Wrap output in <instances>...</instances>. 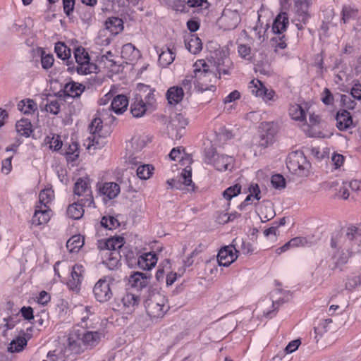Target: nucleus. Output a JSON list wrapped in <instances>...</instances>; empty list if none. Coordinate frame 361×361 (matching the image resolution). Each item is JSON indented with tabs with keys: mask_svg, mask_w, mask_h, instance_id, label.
<instances>
[{
	"mask_svg": "<svg viewBox=\"0 0 361 361\" xmlns=\"http://www.w3.org/2000/svg\"><path fill=\"white\" fill-rule=\"evenodd\" d=\"M213 67L211 61L204 59H198L193 64L194 85L198 91L202 92L216 89L215 84L219 77Z\"/></svg>",
	"mask_w": 361,
	"mask_h": 361,
	"instance_id": "obj_1",
	"label": "nucleus"
},
{
	"mask_svg": "<svg viewBox=\"0 0 361 361\" xmlns=\"http://www.w3.org/2000/svg\"><path fill=\"white\" fill-rule=\"evenodd\" d=\"M94 307L92 306H83L80 305L78 307V312L80 314V319L82 323H84L86 326L87 324L86 322L89 319L90 316L94 314Z\"/></svg>",
	"mask_w": 361,
	"mask_h": 361,
	"instance_id": "obj_46",
	"label": "nucleus"
},
{
	"mask_svg": "<svg viewBox=\"0 0 361 361\" xmlns=\"http://www.w3.org/2000/svg\"><path fill=\"white\" fill-rule=\"evenodd\" d=\"M185 44L187 49L193 54H197L202 49L201 39L195 35H191L188 39H185Z\"/></svg>",
	"mask_w": 361,
	"mask_h": 361,
	"instance_id": "obj_38",
	"label": "nucleus"
},
{
	"mask_svg": "<svg viewBox=\"0 0 361 361\" xmlns=\"http://www.w3.org/2000/svg\"><path fill=\"white\" fill-rule=\"evenodd\" d=\"M86 206L84 205L83 202H79L78 199L76 202L71 204L66 210V213L68 217L73 219H80L82 217ZM87 208H88L87 207Z\"/></svg>",
	"mask_w": 361,
	"mask_h": 361,
	"instance_id": "obj_34",
	"label": "nucleus"
},
{
	"mask_svg": "<svg viewBox=\"0 0 361 361\" xmlns=\"http://www.w3.org/2000/svg\"><path fill=\"white\" fill-rule=\"evenodd\" d=\"M259 140L258 146L266 149L274 144L278 133V126L274 122H262L259 127Z\"/></svg>",
	"mask_w": 361,
	"mask_h": 361,
	"instance_id": "obj_7",
	"label": "nucleus"
},
{
	"mask_svg": "<svg viewBox=\"0 0 361 361\" xmlns=\"http://www.w3.org/2000/svg\"><path fill=\"white\" fill-rule=\"evenodd\" d=\"M248 191L255 200L259 201L261 199V191L258 184L252 183L248 188Z\"/></svg>",
	"mask_w": 361,
	"mask_h": 361,
	"instance_id": "obj_63",
	"label": "nucleus"
},
{
	"mask_svg": "<svg viewBox=\"0 0 361 361\" xmlns=\"http://www.w3.org/2000/svg\"><path fill=\"white\" fill-rule=\"evenodd\" d=\"M61 102L62 100L58 98L48 99L45 105L46 111L53 115L58 114L61 110Z\"/></svg>",
	"mask_w": 361,
	"mask_h": 361,
	"instance_id": "obj_44",
	"label": "nucleus"
},
{
	"mask_svg": "<svg viewBox=\"0 0 361 361\" xmlns=\"http://www.w3.org/2000/svg\"><path fill=\"white\" fill-rule=\"evenodd\" d=\"M289 25V18L286 12L279 13L275 18L272 24V31L274 34H283Z\"/></svg>",
	"mask_w": 361,
	"mask_h": 361,
	"instance_id": "obj_24",
	"label": "nucleus"
},
{
	"mask_svg": "<svg viewBox=\"0 0 361 361\" xmlns=\"http://www.w3.org/2000/svg\"><path fill=\"white\" fill-rule=\"evenodd\" d=\"M120 186L114 182H106L99 187V192L104 196V200H113L120 193Z\"/></svg>",
	"mask_w": 361,
	"mask_h": 361,
	"instance_id": "obj_25",
	"label": "nucleus"
},
{
	"mask_svg": "<svg viewBox=\"0 0 361 361\" xmlns=\"http://www.w3.org/2000/svg\"><path fill=\"white\" fill-rule=\"evenodd\" d=\"M129 101L128 97L123 94L116 95L111 101V107L116 114H121L127 109Z\"/></svg>",
	"mask_w": 361,
	"mask_h": 361,
	"instance_id": "obj_31",
	"label": "nucleus"
},
{
	"mask_svg": "<svg viewBox=\"0 0 361 361\" xmlns=\"http://www.w3.org/2000/svg\"><path fill=\"white\" fill-rule=\"evenodd\" d=\"M84 236L78 234L73 235L66 243L67 249L70 252H78L84 245Z\"/></svg>",
	"mask_w": 361,
	"mask_h": 361,
	"instance_id": "obj_39",
	"label": "nucleus"
},
{
	"mask_svg": "<svg viewBox=\"0 0 361 361\" xmlns=\"http://www.w3.org/2000/svg\"><path fill=\"white\" fill-rule=\"evenodd\" d=\"M205 162L212 164L219 171H231L233 168L235 159L233 157L219 154L214 152H208L205 157Z\"/></svg>",
	"mask_w": 361,
	"mask_h": 361,
	"instance_id": "obj_10",
	"label": "nucleus"
},
{
	"mask_svg": "<svg viewBox=\"0 0 361 361\" xmlns=\"http://www.w3.org/2000/svg\"><path fill=\"white\" fill-rule=\"evenodd\" d=\"M288 113L292 119L303 122L306 121V114L304 109L298 104L290 105Z\"/></svg>",
	"mask_w": 361,
	"mask_h": 361,
	"instance_id": "obj_40",
	"label": "nucleus"
},
{
	"mask_svg": "<svg viewBox=\"0 0 361 361\" xmlns=\"http://www.w3.org/2000/svg\"><path fill=\"white\" fill-rule=\"evenodd\" d=\"M331 247L334 250L333 259L338 265L346 264L354 254L353 247L350 241L345 240L338 235H332L331 238Z\"/></svg>",
	"mask_w": 361,
	"mask_h": 361,
	"instance_id": "obj_4",
	"label": "nucleus"
},
{
	"mask_svg": "<svg viewBox=\"0 0 361 361\" xmlns=\"http://www.w3.org/2000/svg\"><path fill=\"white\" fill-rule=\"evenodd\" d=\"M118 221L113 216H104L101 220V225L105 228L111 230L118 226Z\"/></svg>",
	"mask_w": 361,
	"mask_h": 361,
	"instance_id": "obj_53",
	"label": "nucleus"
},
{
	"mask_svg": "<svg viewBox=\"0 0 361 361\" xmlns=\"http://www.w3.org/2000/svg\"><path fill=\"white\" fill-rule=\"evenodd\" d=\"M321 99L322 102L326 105H331L334 102V96L328 88L324 89Z\"/></svg>",
	"mask_w": 361,
	"mask_h": 361,
	"instance_id": "obj_61",
	"label": "nucleus"
},
{
	"mask_svg": "<svg viewBox=\"0 0 361 361\" xmlns=\"http://www.w3.org/2000/svg\"><path fill=\"white\" fill-rule=\"evenodd\" d=\"M181 177L183 179V183L187 186H192V190L195 189V184L192 180V167L187 166L181 172Z\"/></svg>",
	"mask_w": 361,
	"mask_h": 361,
	"instance_id": "obj_50",
	"label": "nucleus"
},
{
	"mask_svg": "<svg viewBox=\"0 0 361 361\" xmlns=\"http://www.w3.org/2000/svg\"><path fill=\"white\" fill-rule=\"evenodd\" d=\"M358 10L350 5H345L342 8V20L344 23L355 19L357 16Z\"/></svg>",
	"mask_w": 361,
	"mask_h": 361,
	"instance_id": "obj_43",
	"label": "nucleus"
},
{
	"mask_svg": "<svg viewBox=\"0 0 361 361\" xmlns=\"http://www.w3.org/2000/svg\"><path fill=\"white\" fill-rule=\"evenodd\" d=\"M184 90L182 87L174 85L170 87L166 92V99L170 106H176L184 98Z\"/></svg>",
	"mask_w": 361,
	"mask_h": 361,
	"instance_id": "obj_23",
	"label": "nucleus"
},
{
	"mask_svg": "<svg viewBox=\"0 0 361 361\" xmlns=\"http://www.w3.org/2000/svg\"><path fill=\"white\" fill-rule=\"evenodd\" d=\"M336 127L341 131L353 127V118L349 111L343 109L338 111L336 116Z\"/></svg>",
	"mask_w": 361,
	"mask_h": 361,
	"instance_id": "obj_26",
	"label": "nucleus"
},
{
	"mask_svg": "<svg viewBox=\"0 0 361 361\" xmlns=\"http://www.w3.org/2000/svg\"><path fill=\"white\" fill-rule=\"evenodd\" d=\"M273 41L275 42V48L276 49H283L287 47L286 44V35L283 34L279 35L278 37H275L272 39Z\"/></svg>",
	"mask_w": 361,
	"mask_h": 361,
	"instance_id": "obj_62",
	"label": "nucleus"
},
{
	"mask_svg": "<svg viewBox=\"0 0 361 361\" xmlns=\"http://www.w3.org/2000/svg\"><path fill=\"white\" fill-rule=\"evenodd\" d=\"M111 282L109 279H100L93 288V294L95 300L100 303L108 302L113 297L111 288Z\"/></svg>",
	"mask_w": 361,
	"mask_h": 361,
	"instance_id": "obj_12",
	"label": "nucleus"
},
{
	"mask_svg": "<svg viewBox=\"0 0 361 361\" xmlns=\"http://www.w3.org/2000/svg\"><path fill=\"white\" fill-rule=\"evenodd\" d=\"M215 63L218 77L220 78L221 75H231V71L233 69V63L228 56H226L225 53H224V57L219 59Z\"/></svg>",
	"mask_w": 361,
	"mask_h": 361,
	"instance_id": "obj_27",
	"label": "nucleus"
},
{
	"mask_svg": "<svg viewBox=\"0 0 361 361\" xmlns=\"http://www.w3.org/2000/svg\"><path fill=\"white\" fill-rule=\"evenodd\" d=\"M154 111L150 108H148L142 100H140L135 97L130 104V112L133 117L141 118L147 113Z\"/></svg>",
	"mask_w": 361,
	"mask_h": 361,
	"instance_id": "obj_29",
	"label": "nucleus"
},
{
	"mask_svg": "<svg viewBox=\"0 0 361 361\" xmlns=\"http://www.w3.org/2000/svg\"><path fill=\"white\" fill-rule=\"evenodd\" d=\"M102 334L99 331H87L82 334V344L86 348L97 345L101 340Z\"/></svg>",
	"mask_w": 361,
	"mask_h": 361,
	"instance_id": "obj_33",
	"label": "nucleus"
},
{
	"mask_svg": "<svg viewBox=\"0 0 361 361\" xmlns=\"http://www.w3.org/2000/svg\"><path fill=\"white\" fill-rule=\"evenodd\" d=\"M51 215V208L47 206L35 205V212L30 221L31 226L43 228L49 221Z\"/></svg>",
	"mask_w": 361,
	"mask_h": 361,
	"instance_id": "obj_15",
	"label": "nucleus"
},
{
	"mask_svg": "<svg viewBox=\"0 0 361 361\" xmlns=\"http://www.w3.org/2000/svg\"><path fill=\"white\" fill-rule=\"evenodd\" d=\"M102 124L103 122L100 118H94L90 124V135L87 138L89 141L88 148L91 146H94L95 147L100 146V139L102 138L100 131L103 127Z\"/></svg>",
	"mask_w": 361,
	"mask_h": 361,
	"instance_id": "obj_18",
	"label": "nucleus"
},
{
	"mask_svg": "<svg viewBox=\"0 0 361 361\" xmlns=\"http://www.w3.org/2000/svg\"><path fill=\"white\" fill-rule=\"evenodd\" d=\"M82 334L78 329H72L67 336V343L65 347V353L78 355L84 351L82 339Z\"/></svg>",
	"mask_w": 361,
	"mask_h": 361,
	"instance_id": "obj_13",
	"label": "nucleus"
},
{
	"mask_svg": "<svg viewBox=\"0 0 361 361\" xmlns=\"http://www.w3.org/2000/svg\"><path fill=\"white\" fill-rule=\"evenodd\" d=\"M124 244V238L114 236L107 239L97 240V248L102 252L103 262L113 269L119 263L120 253L118 250Z\"/></svg>",
	"mask_w": 361,
	"mask_h": 361,
	"instance_id": "obj_2",
	"label": "nucleus"
},
{
	"mask_svg": "<svg viewBox=\"0 0 361 361\" xmlns=\"http://www.w3.org/2000/svg\"><path fill=\"white\" fill-rule=\"evenodd\" d=\"M250 92L257 97L268 103L274 102L277 99V96L274 90L267 88L259 80L252 79L248 84Z\"/></svg>",
	"mask_w": 361,
	"mask_h": 361,
	"instance_id": "obj_9",
	"label": "nucleus"
},
{
	"mask_svg": "<svg viewBox=\"0 0 361 361\" xmlns=\"http://www.w3.org/2000/svg\"><path fill=\"white\" fill-rule=\"evenodd\" d=\"M155 92V88L152 87L150 85L138 83L135 97L140 100H142L148 108L154 111L157 106Z\"/></svg>",
	"mask_w": 361,
	"mask_h": 361,
	"instance_id": "obj_11",
	"label": "nucleus"
},
{
	"mask_svg": "<svg viewBox=\"0 0 361 361\" xmlns=\"http://www.w3.org/2000/svg\"><path fill=\"white\" fill-rule=\"evenodd\" d=\"M288 245L290 248H295L300 247H305L309 245V241L307 240L306 237H295L291 238L288 242Z\"/></svg>",
	"mask_w": 361,
	"mask_h": 361,
	"instance_id": "obj_51",
	"label": "nucleus"
},
{
	"mask_svg": "<svg viewBox=\"0 0 361 361\" xmlns=\"http://www.w3.org/2000/svg\"><path fill=\"white\" fill-rule=\"evenodd\" d=\"M157 261L158 257L155 252H145L138 257L137 266L144 271H149L155 267Z\"/></svg>",
	"mask_w": 361,
	"mask_h": 361,
	"instance_id": "obj_22",
	"label": "nucleus"
},
{
	"mask_svg": "<svg viewBox=\"0 0 361 361\" xmlns=\"http://www.w3.org/2000/svg\"><path fill=\"white\" fill-rule=\"evenodd\" d=\"M84 271V267L81 264H75L73 267L71 276L67 281V286L71 290L75 291L80 290Z\"/></svg>",
	"mask_w": 361,
	"mask_h": 361,
	"instance_id": "obj_20",
	"label": "nucleus"
},
{
	"mask_svg": "<svg viewBox=\"0 0 361 361\" xmlns=\"http://www.w3.org/2000/svg\"><path fill=\"white\" fill-rule=\"evenodd\" d=\"M271 182L272 185L276 188H282L286 185L283 176L280 174H275L271 176Z\"/></svg>",
	"mask_w": 361,
	"mask_h": 361,
	"instance_id": "obj_59",
	"label": "nucleus"
},
{
	"mask_svg": "<svg viewBox=\"0 0 361 361\" xmlns=\"http://www.w3.org/2000/svg\"><path fill=\"white\" fill-rule=\"evenodd\" d=\"M54 199V191L51 188H44L39 194V202L37 206H47L50 208V205Z\"/></svg>",
	"mask_w": 361,
	"mask_h": 361,
	"instance_id": "obj_37",
	"label": "nucleus"
},
{
	"mask_svg": "<svg viewBox=\"0 0 361 361\" xmlns=\"http://www.w3.org/2000/svg\"><path fill=\"white\" fill-rule=\"evenodd\" d=\"M149 140L146 135H136L132 138V144L136 150L142 149Z\"/></svg>",
	"mask_w": 361,
	"mask_h": 361,
	"instance_id": "obj_52",
	"label": "nucleus"
},
{
	"mask_svg": "<svg viewBox=\"0 0 361 361\" xmlns=\"http://www.w3.org/2000/svg\"><path fill=\"white\" fill-rule=\"evenodd\" d=\"M149 281L150 276L142 272L134 271L128 277V285L139 291L148 287Z\"/></svg>",
	"mask_w": 361,
	"mask_h": 361,
	"instance_id": "obj_21",
	"label": "nucleus"
},
{
	"mask_svg": "<svg viewBox=\"0 0 361 361\" xmlns=\"http://www.w3.org/2000/svg\"><path fill=\"white\" fill-rule=\"evenodd\" d=\"M37 111V104L32 99L24 101V115L32 114Z\"/></svg>",
	"mask_w": 361,
	"mask_h": 361,
	"instance_id": "obj_57",
	"label": "nucleus"
},
{
	"mask_svg": "<svg viewBox=\"0 0 361 361\" xmlns=\"http://www.w3.org/2000/svg\"><path fill=\"white\" fill-rule=\"evenodd\" d=\"M146 312L151 319L162 318L169 310L167 300L159 292L152 290L145 301Z\"/></svg>",
	"mask_w": 361,
	"mask_h": 361,
	"instance_id": "obj_3",
	"label": "nucleus"
},
{
	"mask_svg": "<svg viewBox=\"0 0 361 361\" xmlns=\"http://www.w3.org/2000/svg\"><path fill=\"white\" fill-rule=\"evenodd\" d=\"M222 21L225 23L227 29H233L236 27L240 22V16L237 11H228L221 17Z\"/></svg>",
	"mask_w": 361,
	"mask_h": 361,
	"instance_id": "obj_35",
	"label": "nucleus"
},
{
	"mask_svg": "<svg viewBox=\"0 0 361 361\" xmlns=\"http://www.w3.org/2000/svg\"><path fill=\"white\" fill-rule=\"evenodd\" d=\"M85 88L82 84L71 81L64 85L63 92L65 96L75 98L81 95Z\"/></svg>",
	"mask_w": 361,
	"mask_h": 361,
	"instance_id": "obj_30",
	"label": "nucleus"
},
{
	"mask_svg": "<svg viewBox=\"0 0 361 361\" xmlns=\"http://www.w3.org/2000/svg\"><path fill=\"white\" fill-rule=\"evenodd\" d=\"M312 4V0H298L295 2L297 28L300 30L304 29V25L307 23L310 18L309 7Z\"/></svg>",
	"mask_w": 361,
	"mask_h": 361,
	"instance_id": "obj_16",
	"label": "nucleus"
},
{
	"mask_svg": "<svg viewBox=\"0 0 361 361\" xmlns=\"http://www.w3.org/2000/svg\"><path fill=\"white\" fill-rule=\"evenodd\" d=\"M121 54V57L128 63H133L141 56L139 49H136L131 43L124 44L122 47Z\"/></svg>",
	"mask_w": 361,
	"mask_h": 361,
	"instance_id": "obj_28",
	"label": "nucleus"
},
{
	"mask_svg": "<svg viewBox=\"0 0 361 361\" xmlns=\"http://www.w3.org/2000/svg\"><path fill=\"white\" fill-rule=\"evenodd\" d=\"M63 8L65 14L70 17L74 11L75 0H62Z\"/></svg>",
	"mask_w": 361,
	"mask_h": 361,
	"instance_id": "obj_58",
	"label": "nucleus"
},
{
	"mask_svg": "<svg viewBox=\"0 0 361 361\" xmlns=\"http://www.w3.org/2000/svg\"><path fill=\"white\" fill-rule=\"evenodd\" d=\"M238 52L239 55L247 61H251L252 56L251 55V49L245 44H239L238 47Z\"/></svg>",
	"mask_w": 361,
	"mask_h": 361,
	"instance_id": "obj_55",
	"label": "nucleus"
},
{
	"mask_svg": "<svg viewBox=\"0 0 361 361\" xmlns=\"http://www.w3.org/2000/svg\"><path fill=\"white\" fill-rule=\"evenodd\" d=\"M74 57L77 63L76 71L80 75H87L95 72L97 66L91 62L89 53L87 50L80 46L75 48Z\"/></svg>",
	"mask_w": 361,
	"mask_h": 361,
	"instance_id": "obj_6",
	"label": "nucleus"
},
{
	"mask_svg": "<svg viewBox=\"0 0 361 361\" xmlns=\"http://www.w3.org/2000/svg\"><path fill=\"white\" fill-rule=\"evenodd\" d=\"M154 168L151 164H142L137 169V176L141 180H147L154 173Z\"/></svg>",
	"mask_w": 361,
	"mask_h": 361,
	"instance_id": "obj_41",
	"label": "nucleus"
},
{
	"mask_svg": "<svg viewBox=\"0 0 361 361\" xmlns=\"http://www.w3.org/2000/svg\"><path fill=\"white\" fill-rule=\"evenodd\" d=\"M54 59L52 54H45L44 51L42 53L41 64L43 68L47 70L50 68L54 63Z\"/></svg>",
	"mask_w": 361,
	"mask_h": 361,
	"instance_id": "obj_56",
	"label": "nucleus"
},
{
	"mask_svg": "<svg viewBox=\"0 0 361 361\" xmlns=\"http://www.w3.org/2000/svg\"><path fill=\"white\" fill-rule=\"evenodd\" d=\"M350 94L353 98L361 100V82L357 81L353 85Z\"/></svg>",
	"mask_w": 361,
	"mask_h": 361,
	"instance_id": "obj_64",
	"label": "nucleus"
},
{
	"mask_svg": "<svg viewBox=\"0 0 361 361\" xmlns=\"http://www.w3.org/2000/svg\"><path fill=\"white\" fill-rule=\"evenodd\" d=\"M23 350V336L19 335L16 339H13L8 347V350L11 353L20 352Z\"/></svg>",
	"mask_w": 361,
	"mask_h": 361,
	"instance_id": "obj_54",
	"label": "nucleus"
},
{
	"mask_svg": "<svg viewBox=\"0 0 361 361\" xmlns=\"http://www.w3.org/2000/svg\"><path fill=\"white\" fill-rule=\"evenodd\" d=\"M357 231H358V229H357V228L356 226H350L347 228L346 233H345V235H343L339 231L334 232V233H332V235H340L341 238L345 239V240L350 241V245L354 246V245H355L354 238H355L356 235L357 234Z\"/></svg>",
	"mask_w": 361,
	"mask_h": 361,
	"instance_id": "obj_45",
	"label": "nucleus"
},
{
	"mask_svg": "<svg viewBox=\"0 0 361 361\" xmlns=\"http://www.w3.org/2000/svg\"><path fill=\"white\" fill-rule=\"evenodd\" d=\"M241 192V185L238 183L226 188L223 192V197L226 200H231L233 197L238 195Z\"/></svg>",
	"mask_w": 361,
	"mask_h": 361,
	"instance_id": "obj_48",
	"label": "nucleus"
},
{
	"mask_svg": "<svg viewBox=\"0 0 361 361\" xmlns=\"http://www.w3.org/2000/svg\"><path fill=\"white\" fill-rule=\"evenodd\" d=\"M105 27L112 35H116L123 30V21L118 17H109L105 21Z\"/></svg>",
	"mask_w": 361,
	"mask_h": 361,
	"instance_id": "obj_32",
	"label": "nucleus"
},
{
	"mask_svg": "<svg viewBox=\"0 0 361 361\" xmlns=\"http://www.w3.org/2000/svg\"><path fill=\"white\" fill-rule=\"evenodd\" d=\"M74 194L78 196L79 202H83L87 207H95L90 181L88 178H80L74 185Z\"/></svg>",
	"mask_w": 361,
	"mask_h": 361,
	"instance_id": "obj_5",
	"label": "nucleus"
},
{
	"mask_svg": "<svg viewBox=\"0 0 361 361\" xmlns=\"http://www.w3.org/2000/svg\"><path fill=\"white\" fill-rule=\"evenodd\" d=\"M306 164V157L301 151L290 152L286 159L287 168L293 173H297L304 170Z\"/></svg>",
	"mask_w": 361,
	"mask_h": 361,
	"instance_id": "obj_14",
	"label": "nucleus"
},
{
	"mask_svg": "<svg viewBox=\"0 0 361 361\" xmlns=\"http://www.w3.org/2000/svg\"><path fill=\"white\" fill-rule=\"evenodd\" d=\"M188 124V120L181 114H176L171 122V128L169 130L172 138L180 139L185 133V128Z\"/></svg>",
	"mask_w": 361,
	"mask_h": 361,
	"instance_id": "obj_19",
	"label": "nucleus"
},
{
	"mask_svg": "<svg viewBox=\"0 0 361 361\" xmlns=\"http://www.w3.org/2000/svg\"><path fill=\"white\" fill-rule=\"evenodd\" d=\"M79 145L76 142H72L66 149L65 156L68 162L75 161L79 157Z\"/></svg>",
	"mask_w": 361,
	"mask_h": 361,
	"instance_id": "obj_42",
	"label": "nucleus"
},
{
	"mask_svg": "<svg viewBox=\"0 0 361 361\" xmlns=\"http://www.w3.org/2000/svg\"><path fill=\"white\" fill-rule=\"evenodd\" d=\"M176 53L173 49L169 47L164 48L159 54L158 63L162 68H166L174 61Z\"/></svg>",
	"mask_w": 361,
	"mask_h": 361,
	"instance_id": "obj_36",
	"label": "nucleus"
},
{
	"mask_svg": "<svg viewBox=\"0 0 361 361\" xmlns=\"http://www.w3.org/2000/svg\"><path fill=\"white\" fill-rule=\"evenodd\" d=\"M54 49L57 56L63 60L67 59L71 56V49L63 42L56 43Z\"/></svg>",
	"mask_w": 361,
	"mask_h": 361,
	"instance_id": "obj_47",
	"label": "nucleus"
},
{
	"mask_svg": "<svg viewBox=\"0 0 361 361\" xmlns=\"http://www.w3.org/2000/svg\"><path fill=\"white\" fill-rule=\"evenodd\" d=\"M45 141L50 149L56 151L60 149L63 145L61 137L58 135H52L51 137L47 136Z\"/></svg>",
	"mask_w": 361,
	"mask_h": 361,
	"instance_id": "obj_49",
	"label": "nucleus"
},
{
	"mask_svg": "<svg viewBox=\"0 0 361 361\" xmlns=\"http://www.w3.org/2000/svg\"><path fill=\"white\" fill-rule=\"evenodd\" d=\"M238 251L232 245L221 247L217 255V260L220 266L228 267L238 258Z\"/></svg>",
	"mask_w": 361,
	"mask_h": 361,
	"instance_id": "obj_17",
	"label": "nucleus"
},
{
	"mask_svg": "<svg viewBox=\"0 0 361 361\" xmlns=\"http://www.w3.org/2000/svg\"><path fill=\"white\" fill-rule=\"evenodd\" d=\"M140 298L131 293H125L121 299L116 300L113 310L123 314H130L138 307Z\"/></svg>",
	"mask_w": 361,
	"mask_h": 361,
	"instance_id": "obj_8",
	"label": "nucleus"
},
{
	"mask_svg": "<svg viewBox=\"0 0 361 361\" xmlns=\"http://www.w3.org/2000/svg\"><path fill=\"white\" fill-rule=\"evenodd\" d=\"M51 300V295L45 290H42L36 297V301L38 304L43 306L47 305Z\"/></svg>",
	"mask_w": 361,
	"mask_h": 361,
	"instance_id": "obj_60",
	"label": "nucleus"
}]
</instances>
